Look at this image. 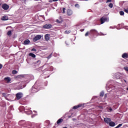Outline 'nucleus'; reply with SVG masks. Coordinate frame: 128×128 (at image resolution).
I'll return each mask as SVG.
<instances>
[{
	"instance_id": "nucleus-14",
	"label": "nucleus",
	"mask_w": 128,
	"mask_h": 128,
	"mask_svg": "<svg viewBox=\"0 0 128 128\" xmlns=\"http://www.w3.org/2000/svg\"><path fill=\"white\" fill-rule=\"evenodd\" d=\"M108 124L110 126H116V123L114 122L110 121Z\"/></svg>"
},
{
	"instance_id": "nucleus-35",
	"label": "nucleus",
	"mask_w": 128,
	"mask_h": 128,
	"mask_svg": "<svg viewBox=\"0 0 128 128\" xmlns=\"http://www.w3.org/2000/svg\"><path fill=\"white\" fill-rule=\"evenodd\" d=\"M108 110H110V112H112V108H108Z\"/></svg>"
},
{
	"instance_id": "nucleus-24",
	"label": "nucleus",
	"mask_w": 128,
	"mask_h": 128,
	"mask_svg": "<svg viewBox=\"0 0 128 128\" xmlns=\"http://www.w3.org/2000/svg\"><path fill=\"white\" fill-rule=\"evenodd\" d=\"M36 64H40V60H38L36 62H35Z\"/></svg>"
},
{
	"instance_id": "nucleus-3",
	"label": "nucleus",
	"mask_w": 128,
	"mask_h": 128,
	"mask_svg": "<svg viewBox=\"0 0 128 128\" xmlns=\"http://www.w3.org/2000/svg\"><path fill=\"white\" fill-rule=\"evenodd\" d=\"M52 28V25L48 24H46L43 26V28H46V29H50V28Z\"/></svg>"
},
{
	"instance_id": "nucleus-21",
	"label": "nucleus",
	"mask_w": 128,
	"mask_h": 128,
	"mask_svg": "<svg viewBox=\"0 0 128 128\" xmlns=\"http://www.w3.org/2000/svg\"><path fill=\"white\" fill-rule=\"evenodd\" d=\"M7 34L9 36H12V31L10 30L8 31V32H7Z\"/></svg>"
},
{
	"instance_id": "nucleus-1",
	"label": "nucleus",
	"mask_w": 128,
	"mask_h": 128,
	"mask_svg": "<svg viewBox=\"0 0 128 128\" xmlns=\"http://www.w3.org/2000/svg\"><path fill=\"white\" fill-rule=\"evenodd\" d=\"M108 20V18L106 16H103L102 18L100 19V22L101 24H104L105 22H106Z\"/></svg>"
},
{
	"instance_id": "nucleus-23",
	"label": "nucleus",
	"mask_w": 128,
	"mask_h": 128,
	"mask_svg": "<svg viewBox=\"0 0 128 128\" xmlns=\"http://www.w3.org/2000/svg\"><path fill=\"white\" fill-rule=\"evenodd\" d=\"M120 16H124V11H120Z\"/></svg>"
},
{
	"instance_id": "nucleus-6",
	"label": "nucleus",
	"mask_w": 128,
	"mask_h": 128,
	"mask_svg": "<svg viewBox=\"0 0 128 128\" xmlns=\"http://www.w3.org/2000/svg\"><path fill=\"white\" fill-rule=\"evenodd\" d=\"M2 8L3 10H8V9L10 8V6L6 4H3L2 5Z\"/></svg>"
},
{
	"instance_id": "nucleus-38",
	"label": "nucleus",
	"mask_w": 128,
	"mask_h": 128,
	"mask_svg": "<svg viewBox=\"0 0 128 128\" xmlns=\"http://www.w3.org/2000/svg\"><path fill=\"white\" fill-rule=\"evenodd\" d=\"M24 2L26 4V0H24Z\"/></svg>"
},
{
	"instance_id": "nucleus-33",
	"label": "nucleus",
	"mask_w": 128,
	"mask_h": 128,
	"mask_svg": "<svg viewBox=\"0 0 128 128\" xmlns=\"http://www.w3.org/2000/svg\"><path fill=\"white\" fill-rule=\"evenodd\" d=\"M75 6H76V8H78V6H80V5L78 4H75Z\"/></svg>"
},
{
	"instance_id": "nucleus-7",
	"label": "nucleus",
	"mask_w": 128,
	"mask_h": 128,
	"mask_svg": "<svg viewBox=\"0 0 128 128\" xmlns=\"http://www.w3.org/2000/svg\"><path fill=\"white\" fill-rule=\"evenodd\" d=\"M104 122L106 123V124H109V123L110 122H112V120L110 118H104Z\"/></svg>"
},
{
	"instance_id": "nucleus-15",
	"label": "nucleus",
	"mask_w": 128,
	"mask_h": 128,
	"mask_svg": "<svg viewBox=\"0 0 128 128\" xmlns=\"http://www.w3.org/2000/svg\"><path fill=\"white\" fill-rule=\"evenodd\" d=\"M64 122V119L62 118H60L59 120H58L57 121V124H62Z\"/></svg>"
},
{
	"instance_id": "nucleus-39",
	"label": "nucleus",
	"mask_w": 128,
	"mask_h": 128,
	"mask_svg": "<svg viewBox=\"0 0 128 128\" xmlns=\"http://www.w3.org/2000/svg\"><path fill=\"white\" fill-rule=\"evenodd\" d=\"M126 10H128V6H127Z\"/></svg>"
},
{
	"instance_id": "nucleus-27",
	"label": "nucleus",
	"mask_w": 128,
	"mask_h": 128,
	"mask_svg": "<svg viewBox=\"0 0 128 128\" xmlns=\"http://www.w3.org/2000/svg\"><path fill=\"white\" fill-rule=\"evenodd\" d=\"M62 14H66V8H62Z\"/></svg>"
},
{
	"instance_id": "nucleus-8",
	"label": "nucleus",
	"mask_w": 128,
	"mask_h": 128,
	"mask_svg": "<svg viewBox=\"0 0 128 128\" xmlns=\"http://www.w3.org/2000/svg\"><path fill=\"white\" fill-rule=\"evenodd\" d=\"M82 104H78L77 106H74L73 107V108H74V110H77V108H82Z\"/></svg>"
},
{
	"instance_id": "nucleus-34",
	"label": "nucleus",
	"mask_w": 128,
	"mask_h": 128,
	"mask_svg": "<svg viewBox=\"0 0 128 128\" xmlns=\"http://www.w3.org/2000/svg\"><path fill=\"white\" fill-rule=\"evenodd\" d=\"M1 68H2V64H0V70H1Z\"/></svg>"
},
{
	"instance_id": "nucleus-17",
	"label": "nucleus",
	"mask_w": 128,
	"mask_h": 128,
	"mask_svg": "<svg viewBox=\"0 0 128 128\" xmlns=\"http://www.w3.org/2000/svg\"><path fill=\"white\" fill-rule=\"evenodd\" d=\"M56 22H58V24H62V18H60V20H56Z\"/></svg>"
},
{
	"instance_id": "nucleus-32",
	"label": "nucleus",
	"mask_w": 128,
	"mask_h": 128,
	"mask_svg": "<svg viewBox=\"0 0 128 128\" xmlns=\"http://www.w3.org/2000/svg\"><path fill=\"white\" fill-rule=\"evenodd\" d=\"M106 3L108 2H112V0H106Z\"/></svg>"
},
{
	"instance_id": "nucleus-26",
	"label": "nucleus",
	"mask_w": 128,
	"mask_h": 128,
	"mask_svg": "<svg viewBox=\"0 0 128 128\" xmlns=\"http://www.w3.org/2000/svg\"><path fill=\"white\" fill-rule=\"evenodd\" d=\"M122 126V124H120L117 126H116V128H120V126Z\"/></svg>"
},
{
	"instance_id": "nucleus-40",
	"label": "nucleus",
	"mask_w": 128,
	"mask_h": 128,
	"mask_svg": "<svg viewBox=\"0 0 128 128\" xmlns=\"http://www.w3.org/2000/svg\"><path fill=\"white\" fill-rule=\"evenodd\" d=\"M32 50H36V49H32Z\"/></svg>"
},
{
	"instance_id": "nucleus-20",
	"label": "nucleus",
	"mask_w": 128,
	"mask_h": 128,
	"mask_svg": "<svg viewBox=\"0 0 128 128\" xmlns=\"http://www.w3.org/2000/svg\"><path fill=\"white\" fill-rule=\"evenodd\" d=\"M71 32L72 31H70V30H66L64 32V34H70V32Z\"/></svg>"
},
{
	"instance_id": "nucleus-9",
	"label": "nucleus",
	"mask_w": 128,
	"mask_h": 128,
	"mask_svg": "<svg viewBox=\"0 0 128 128\" xmlns=\"http://www.w3.org/2000/svg\"><path fill=\"white\" fill-rule=\"evenodd\" d=\"M2 20H8V17L6 16H4L1 18Z\"/></svg>"
},
{
	"instance_id": "nucleus-10",
	"label": "nucleus",
	"mask_w": 128,
	"mask_h": 128,
	"mask_svg": "<svg viewBox=\"0 0 128 128\" xmlns=\"http://www.w3.org/2000/svg\"><path fill=\"white\" fill-rule=\"evenodd\" d=\"M72 11L70 10H67V16H72Z\"/></svg>"
},
{
	"instance_id": "nucleus-25",
	"label": "nucleus",
	"mask_w": 128,
	"mask_h": 128,
	"mask_svg": "<svg viewBox=\"0 0 128 128\" xmlns=\"http://www.w3.org/2000/svg\"><path fill=\"white\" fill-rule=\"evenodd\" d=\"M104 96V92H102L100 93V96Z\"/></svg>"
},
{
	"instance_id": "nucleus-31",
	"label": "nucleus",
	"mask_w": 128,
	"mask_h": 128,
	"mask_svg": "<svg viewBox=\"0 0 128 128\" xmlns=\"http://www.w3.org/2000/svg\"><path fill=\"white\" fill-rule=\"evenodd\" d=\"M124 12H126V14H128V10L124 8Z\"/></svg>"
},
{
	"instance_id": "nucleus-4",
	"label": "nucleus",
	"mask_w": 128,
	"mask_h": 128,
	"mask_svg": "<svg viewBox=\"0 0 128 128\" xmlns=\"http://www.w3.org/2000/svg\"><path fill=\"white\" fill-rule=\"evenodd\" d=\"M90 34H92L93 36L94 34H98V31L94 29H92L90 30Z\"/></svg>"
},
{
	"instance_id": "nucleus-5",
	"label": "nucleus",
	"mask_w": 128,
	"mask_h": 128,
	"mask_svg": "<svg viewBox=\"0 0 128 128\" xmlns=\"http://www.w3.org/2000/svg\"><path fill=\"white\" fill-rule=\"evenodd\" d=\"M16 98L17 100H20L22 98V94L20 92L16 94Z\"/></svg>"
},
{
	"instance_id": "nucleus-12",
	"label": "nucleus",
	"mask_w": 128,
	"mask_h": 128,
	"mask_svg": "<svg viewBox=\"0 0 128 128\" xmlns=\"http://www.w3.org/2000/svg\"><path fill=\"white\" fill-rule=\"evenodd\" d=\"M4 80L6 82H10L12 80L10 77H6L4 78Z\"/></svg>"
},
{
	"instance_id": "nucleus-36",
	"label": "nucleus",
	"mask_w": 128,
	"mask_h": 128,
	"mask_svg": "<svg viewBox=\"0 0 128 128\" xmlns=\"http://www.w3.org/2000/svg\"><path fill=\"white\" fill-rule=\"evenodd\" d=\"M80 30V32H84V29H82Z\"/></svg>"
},
{
	"instance_id": "nucleus-13",
	"label": "nucleus",
	"mask_w": 128,
	"mask_h": 128,
	"mask_svg": "<svg viewBox=\"0 0 128 128\" xmlns=\"http://www.w3.org/2000/svg\"><path fill=\"white\" fill-rule=\"evenodd\" d=\"M46 40H50V34H46L44 36Z\"/></svg>"
},
{
	"instance_id": "nucleus-30",
	"label": "nucleus",
	"mask_w": 128,
	"mask_h": 128,
	"mask_svg": "<svg viewBox=\"0 0 128 128\" xmlns=\"http://www.w3.org/2000/svg\"><path fill=\"white\" fill-rule=\"evenodd\" d=\"M90 34V32H87L86 34H85V36H88V34Z\"/></svg>"
},
{
	"instance_id": "nucleus-28",
	"label": "nucleus",
	"mask_w": 128,
	"mask_h": 128,
	"mask_svg": "<svg viewBox=\"0 0 128 128\" xmlns=\"http://www.w3.org/2000/svg\"><path fill=\"white\" fill-rule=\"evenodd\" d=\"M124 70H126V72H128V66L124 67Z\"/></svg>"
},
{
	"instance_id": "nucleus-19",
	"label": "nucleus",
	"mask_w": 128,
	"mask_h": 128,
	"mask_svg": "<svg viewBox=\"0 0 128 128\" xmlns=\"http://www.w3.org/2000/svg\"><path fill=\"white\" fill-rule=\"evenodd\" d=\"M12 74H18V71H16V70H13L12 71Z\"/></svg>"
},
{
	"instance_id": "nucleus-22",
	"label": "nucleus",
	"mask_w": 128,
	"mask_h": 128,
	"mask_svg": "<svg viewBox=\"0 0 128 128\" xmlns=\"http://www.w3.org/2000/svg\"><path fill=\"white\" fill-rule=\"evenodd\" d=\"M108 6L109 8H112L114 6V4H112V3H110L108 4Z\"/></svg>"
},
{
	"instance_id": "nucleus-37",
	"label": "nucleus",
	"mask_w": 128,
	"mask_h": 128,
	"mask_svg": "<svg viewBox=\"0 0 128 128\" xmlns=\"http://www.w3.org/2000/svg\"><path fill=\"white\" fill-rule=\"evenodd\" d=\"M53 0V2H58V0Z\"/></svg>"
},
{
	"instance_id": "nucleus-41",
	"label": "nucleus",
	"mask_w": 128,
	"mask_h": 128,
	"mask_svg": "<svg viewBox=\"0 0 128 128\" xmlns=\"http://www.w3.org/2000/svg\"><path fill=\"white\" fill-rule=\"evenodd\" d=\"M106 96V95H105V96Z\"/></svg>"
},
{
	"instance_id": "nucleus-18",
	"label": "nucleus",
	"mask_w": 128,
	"mask_h": 128,
	"mask_svg": "<svg viewBox=\"0 0 128 128\" xmlns=\"http://www.w3.org/2000/svg\"><path fill=\"white\" fill-rule=\"evenodd\" d=\"M30 56H32V58H36V54H34V53H30L29 54Z\"/></svg>"
},
{
	"instance_id": "nucleus-16",
	"label": "nucleus",
	"mask_w": 128,
	"mask_h": 128,
	"mask_svg": "<svg viewBox=\"0 0 128 128\" xmlns=\"http://www.w3.org/2000/svg\"><path fill=\"white\" fill-rule=\"evenodd\" d=\"M30 42V41L29 40H26L24 41V44L26 45L28 44Z\"/></svg>"
},
{
	"instance_id": "nucleus-11",
	"label": "nucleus",
	"mask_w": 128,
	"mask_h": 128,
	"mask_svg": "<svg viewBox=\"0 0 128 128\" xmlns=\"http://www.w3.org/2000/svg\"><path fill=\"white\" fill-rule=\"evenodd\" d=\"M122 58H128V54L127 53H124L122 55Z\"/></svg>"
},
{
	"instance_id": "nucleus-2",
	"label": "nucleus",
	"mask_w": 128,
	"mask_h": 128,
	"mask_svg": "<svg viewBox=\"0 0 128 128\" xmlns=\"http://www.w3.org/2000/svg\"><path fill=\"white\" fill-rule=\"evenodd\" d=\"M40 38H42V35H37L33 38V42H38Z\"/></svg>"
},
{
	"instance_id": "nucleus-29",
	"label": "nucleus",
	"mask_w": 128,
	"mask_h": 128,
	"mask_svg": "<svg viewBox=\"0 0 128 128\" xmlns=\"http://www.w3.org/2000/svg\"><path fill=\"white\" fill-rule=\"evenodd\" d=\"M52 54H51L50 56H48V57H47V58L48 60H50V58H52Z\"/></svg>"
}]
</instances>
